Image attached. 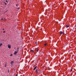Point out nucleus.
<instances>
[{
	"label": "nucleus",
	"instance_id": "14",
	"mask_svg": "<svg viewBox=\"0 0 76 76\" xmlns=\"http://www.w3.org/2000/svg\"><path fill=\"white\" fill-rule=\"evenodd\" d=\"M6 32V31H3V33H4L5 32Z\"/></svg>",
	"mask_w": 76,
	"mask_h": 76
},
{
	"label": "nucleus",
	"instance_id": "24",
	"mask_svg": "<svg viewBox=\"0 0 76 76\" xmlns=\"http://www.w3.org/2000/svg\"><path fill=\"white\" fill-rule=\"evenodd\" d=\"M37 42H36L35 44H37Z\"/></svg>",
	"mask_w": 76,
	"mask_h": 76
},
{
	"label": "nucleus",
	"instance_id": "17",
	"mask_svg": "<svg viewBox=\"0 0 76 76\" xmlns=\"http://www.w3.org/2000/svg\"><path fill=\"white\" fill-rule=\"evenodd\" d=\"M15 76H18L17 74H16Z\"/></svg>",
	"mask_w": 76,
	"mask_h": 76
},
{
	"label": "nucleus",
	"instance_id": "10",
	"mask_svg": "<svg viewBox=\"0 0 76 76\" xmlns=\"http://www.w3.org/2000/svg\"><path fill=\"white\" fill-rule=\"evenodd\" d=\"M45 46H46L47 45V43H45L44 45Z\"/></svg>",
	"mask_w": 76,
	"mask_h": 76
},
{
	"label": "nucleus",
	"instance_id": "1",
	"mask_svg": "<svg viewBox=\"0 0 76 76\" xmlns=\"http://www.w3.org/2000/svg\"><path fill=\"white\" fill-rule=\"evenodd\" d=\"M8 47V48H9L10 49V48H11V46L10 45H7Z\"/></svg>",
	"mask_w": 76,
	"mask_h": 76
},
{
	"label": "nucleus",
	"instance_id": "21",
	"mask_svg": "<svg viewBox=\"0 0 76 76\" xmlns=\"http://www.w3.org/2000/svg\"><path fill=\"white\" fill-rule=\"evenodd\" d=\"M18 9H19V8H18Z\"/></svg>",
	"mask_w": 76,
	"mask_h": 76
},
{
	"label": "nucleus",
	"instance_id": "25",
	"mask_svg": "<svg viewBox=\"0 0 76 76\" xmlns=\"http://www.w3.org/2000/svg\"><path fill=\"white\" fill-rule=\"evenodd\" d=\"M4 3H5V2H4Z\"/></svg>",
	"mask_w": 76,
	"mask_h": 76
},
{
	"label": "nucleus",
	"instance_id": "13",
	"mask_svg": "<svg viewBox=\"0 0 76 76\" xmlns=\"http://www.w3.org/2000/svg\"><path fill=\"white\" fill-rule=\"evenodd\" d=\"M6 66H7V65L6 64H5V67H6Z\"/></svg>",
	"mask_w": 76,
	"mask_h": 76
},
{
	"label": "nucleus",
	"instance_id": "12",
	"mask_svg": "<svg viewBox=\"0 0 76 76\" xmlns=\"http://www.w3.org/2000/svg\"><path fill=\"white\" fill-rule=\"evenodd\" d=\"M17 51H19V48H18V49H17Z\"/></svg>",
	"mask_w": 76,
	"mask_h": 76
},
{
	"label": "nucleus",
	"instance_id": "20",
	"mask_svg": "<svg viewBox=\"0 0 76 76\" xmlns=\"http://www.w3.org/2000/svg\"><path fill=\"white\" fill-rule=\"evenodd\" d=\"M8 72H9V70H8Z\"/></svg>",
	"mask_w": 76,
	"mask_h": 76
},
{
	"label": "nucleus",
	"instance_id": "26",
	"mask_svg": "<svg viewBox=\"0 0 76 76\" xmlns=\"http://www.w3.org/2000/svg\"><path fill=\"white\" fill-rule=\"evenodd\" d=\"M4 20H6V19H4Z\"/></svg>",
	"mask_w": 76,
	"mask_h": 76
},
{
	"label": "nucleus",
	"instance_id": "11",
	"mask_svg": "<svg viewBox=\"0 0 76 76\" xmlns=\"http://www.w3.org/2000/svg\"><path fill=\"white\" fill-rule=\"evenodd\" d=\"M12 56H13V55L12 54H11L10 55V56L11 57H12Z\"/></svg>",
	"mask_w": 76,
	"mask_h": 76
},
{
	"label": "nucleus",
	"instance_id": "7",
	"mask_svg": "<svg viewBox=\"0 0 76 76\" xmlns=\"http://www.w3.org/2000/svg\"><path fill=\"white\" fill-rule=\"evenodd\" d=\"M37 66H36V67H35L34 69V70L35 69H36V68H37Z\"/></svg>",
	"mask_w": 76,
	"mask_h": 76
},
{
	"label": "nucleus",
	"instance_id": "3",
	"mask_svg": "<svg viewBox=\"0 0 76 76\" xmlns=\"http://www.w3.org/2000/svg\"><path fill=\"white\" fill-rule=\"evenodd\" d=\"M17 53H18V52L16 51H15V53H14V54H17Z\"/></svg>",
	"mask_w": 76,
	"mask_h": 76
},
{
	"label": "nucleus",
	"instance_id": "9",
	"mask_svg": "<svg viewBox=\"0 0 76 76\" xmlns=\"http://www.w3.org/2000/svg\"><path fill=\"white\" fill-rule=\"evenodd\" d=\"M1 45H2V43H1L0 44V47H1Z\"/></svg>",
	"mask_w": 76,
	"mask_h": 76
},
{
	"label": "nucleus",
	"instance_id": "18",
	"mask_svg": "<svg viewBox=\"0 0 76 76\" xmlns=\"http://www.w3.org/2000/svg\"><path fill=\"white\" fill-rule=\"evenodd\" d=\"M6 2H7V1L6 0Z\"/></svg>",
	"mask_w": 76,
	"mask_h": 76
},
{
	"label": "nucleus",
	"instance_id": "28",
	"mask_svg": "<svg viewBox=\"0 0 76 76\" xmlns=\"http://www.w3.org/2000/svg\"><path fill=\"white\" fill-rule=\"evenodd\" d=\"M2 1H3V0H2Z\"/></svg>",
	"mask_w": 76,
	"mask_h": 76
},
{
	"label": "nucleus",
	"instance_id": "2",
	"mask_svg": "<svg viewBox=\"0 0 76 76\" xmlns=\"http://www.w3.org/2000/svg\"><path fill=\"white\" fill-rule=\"evenodd\" d=\"M60 34H64V33H63V32H62V31H61V32H60Z\"/></svg>",
	"mask_w": 76,
	"mask_h": 76
},
{
	"label": "nucleus",
	"instance_id": "19",
	"mask_svg": "<svg viewBox=\"0 0 76 76\" xmlns=\"http://www.w3.org/2000/svg\"><path fill=\"white\" fill-rule=\"evenodd\" d=\"M3 31H4V28H3Z\"/></svg>",
	"mask_w": 76,
	"mask_h": 76
},
{
	"label": "nucleus",
	"instance_id": "23",
	"mask_svg": "<svg viewBox=\"0 0 76 76\" xmlns=\"http://www.w3.org/2000/svg\"><path fill=\"white\" fill-rule=\"evenodd\" d=\"M16 6H18V5H17V4H16Z\"/></svg>",
	"mask_w": 76,
	"mask_h": 76
},
{
	"label": "nucleus",
	"instance_id": "8",
	"mask_svg": "<svg viewBox=\"0 0 76 76\" xmlns=\"http://www.w3.org/2000/svg\"><path fill=\"white\" fill-rule=\"evenodd\" d=\"M36 51H37V52H38V49H36Z\"/></svg>",
	"mask_w": 76,
	"mask_h": 76
},
{
	"label": "nucleus",
	"instance_id": "5",
	"mask_svg": "<svg viewBox=\"0 0 76 76\" xmlns=\"http://www.w3.org/2000/svg\"><path fill=\"white\" fill-rule=\"evenodd\" d=\"M69 25H66V28H69Z\"/></svg>",
	"mask_w": 76,
	"mask_h": 76
},
{
	"label": "nucleus",
	"instance_id": "4",
	"mask_svg": "<svg viewBox=\"0 0 76 76\" xmlns=\"http://www.w3.org/2000/svg\"><path fill=\"white\" fill-rule=\"evenodd\" d=\"M14 61H12L11 62V64L12 65L13 64V63H14Z\"/></svg>",
	"mask_w": 76,
	"mask_h": 76
},
{
	"label": "nucleus",
	"instance_id": "6",
	"mask_svg": "<svg viewBox=\"0 0 76 76\" xmlns=\"http://www.w3.org/2000/svg\"><path fill=\"white\" fill-rule=\"evenodd\" d=\"M31 51L32 53H34V51L33 50H31Z\"/></svg>",
	"mask_w": 76,
	"mask_h": 76
},
{
	"label": "nucleus",
	"instance_id": "16",
	"mask_svg": "<svg viewBox=\"0 0 76 76\" xmlns=\"http://www.w3.org/2000/svg\"><path fill=\"white\" fill-rule=\"evenodd\" d=\"M71 71H72V70H73L72 69H71Z\"/></svg>",
	"mask_w": 76,
	"mask_h": 76
},
{
	"label": "nucleus",
	"instance_id": "22",
	"mask_svg": "<svg viewBox=\"0 0 76 76\" xmlns=\"http://www.w3.org/2000/svg\"><path fill=\"white\" fill-rule=\"evenodd\" d=\"M5 4H6V3H5Z\"/></svg>",
	"mask_w": 76,
	"mask_h": 76
},
{
	"label": "nucleus",
	"instance_id": "27",
	"mask_svg": "<svg viewBox=\"0 0 76 76\" xmlns=\"http://www.w3.org/2000/svg\"><path fill=\"white\" fill-rule=\"evenodd\" d=\"M34 51H35V50H34Z\"/></svg>",
	"mask_w": 76,
	"mask_h": 76
},
{
	"label": "nucleus",
	"instance_id": "15",
	"mask_svg": "<svg viewBox=\"0 0 76 76\" xmlns=\"http://www.w3.org/2000/svg\"><path fill=\"white\" fill-rule=\"evenodd\" d=\"M1 20H3V18H2V19H1Z\"/></svg>",
	"mask_w": 76,
	"mask_h": 76
}]
</instances>
